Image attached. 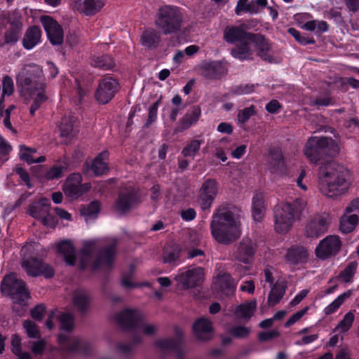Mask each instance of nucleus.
<instances>
[{
    "label": "nucleus",
    "mask_w": 359,
    "mask_h": 359,
    "mask_svg": "<svg viewBox=\"0 0 359 359\" xmlns=\"http://www.w3.org/2000/svg\"><path fill=\"white\" fill-rule=\"evenodd\" d=\"M318 180L320 192L330 198L346 194L351 185L349 170L335 161H327L320 166Z\"/></svg>",
    "instance_id": "1"
},
{
    "label": "nucleus",
    "mask_w": 359,
    "mask_h": 359,
    "mask_svg": "<svg viewBox=\"0 0 359 359\" xmlns=\"http://www.w3.org/2000/svg\"><path fill=\"white\" fill-rule=\"evenodd\" d=\"M236 208L229 204L219 205L210 222L211 233L219 243L229 245L241 235L240 224L236 218Z\"/></svg>",
    "instance_id": "2"
},
{
    "label": "nucleus",
    "mask_w": 359,
    "mask_h": 359,
    "mask_svg": "<svg viewBox=\"0 0 359 359\" xmlns=\"http://www.w3.org/2000/svg\"><path fill=\"white\" fill-rule=\"evenodd\" d=\"M116 243L114 241L109 246L103 248L99 255L94 259L93 254L97 250V241H91L86 242L81 250V261L79 267L84 269L91 266L93 269L100 268H110L114 261L116 252Z\"/></svg>",
    "instance_id": "3"
},
{
    "label": "nucleus",
    "mask_w": 359,
    "mask_h": 359,
    "mask_svg": "<svg viewBox=\"0 0 359 359\" xmlns=\"http://www.w3.org/2000/svg\"><path fill=\"white\" fill-rule=\"evenodd\" d=\"M16 83L21 95L25 100H32V103L29 107V114L32 116H34L36 111L48 99L46 92V81L30 80L28 77H26V75L20 76L18 74Z\"/></svg>",
    "instance_id": "4"
},
{
    "label": "nucleus",
    "mask_w": 359,
    "mask_h": 359,
    "mask_svg": "<svg viewBox=\"0 0 359 359\" xmlns=\"http://www.w3.org/2000/svg\"><path fill=\"white\" fill-rule=\"evenodd\" d=\"M339 152V147L331 137H311L306 142L304 154L313 164H318L327 156H334Z\"/></svg>",
    "instance_id": "5"
},
{
    "label": "nucleus",
    "mask_w": 359,
    "mask_h": 359,
    "mask_svg": "<svg viewBox=\"0 0 359 359\" xmlns=\"http://www.w3.org/2000/svg\"><path fill=\"white\" fill-rule=\"evenodd\" d=\"M155 25L165 35L179 32L183 23V14L174 6L165 5L158 8L155 18Z\"/></svg>",
    "instance_id": "6"
},
{
    "label": "nucleus",
    "mask_w": 359,
    "mask_h": 359,
    "mask_svg": "<svg viewBox=\"0 0 359 359\" xmlns=\"http://www.w3.org/2000/svg\"><path fill=\"white\" fill-rule=\"evenodd\" d=\"M118 324L128 330H141L146 335L155 334L157 327L155 325L144 323L142 313L136 309H126L116 316Z\"/></svg>",
    "instance_id": "7"
},
{
    "label": "nucleus",
    "mask_w": 359,
    "mask_h": 359,
    "mask_svg": "<svg viewBox=\"0 0 359 359\" xmlns=\"http://www.w3.org/2000/svg\"><path fill=\"white\" fill-rule=\"evenodd\" d=\"M32 245H26L21 250L22 256L21 266L31 276L36 277L43 276L46 278H51L54 275L53 269L41 259L32 257Z\"/></svg>",
    "instance_id": "8"
},
{
    "label": "nucleus",
    "mask_w": 359,
    "mask_h": 359,
    "mask_svg": "<svg viewBox=\"0 0 359 359\" xmlns=\"http://www.w3.org/2000/svg\"><path fill=\"white\" fill-rule=\"evenodd\" d=\"M1 291L4 294L8 295L14 303L25 304L29 297L25 283L17 278L15 273L6 275L1 281Z\"/></svg>",
    "instance_id": "9"
},
{
    "label": "nucleus",
    "mask_w": 359,
    "mask_h": 359,
    "mask_svg": "<svg viewBox=\"0 0 359 359\" xmlns=\"http://www.w3.org/2000/svg\"><path fill=\"white\" fill-rule=\"evenodd\" d=\"M296 215L289 203H282L274 208V229L278 233H286L292 228Z\"/></svg>",
    "instance_id": "10"
},
{
    "label": "nucleus",
    "mask_w": 359,
    "mask_h": 359,
    "mask_svg": "<svg viewBox=\"0 0 359 359\" xmlns=\"http://www.w3.org/2000/svg\"><path fill=\"white\" fill-rule=\"evenodd\" d=\"M330 222L331 218L325 212L314 215L307 222L304 234L307 238H318L328 231Z\"/></svg>",
    "instance_id": "11"
},
{
    "label": "nucleus",
    "mask_w": 359,
    "mask_h": 359,
    "mask_svg": "<svg viewBox=\"0 0 359 359\" xmlns=\"http://www.w3.org/2000/svg\"><path fill=\"white\" fill-rule=\"evenodd\" d=\"M57 339L62 348L69 353L88 354L93 348L90 341L77 336H71L69 333L60 334Z\"/></svg>",
    "instance_id": "12"
},
{
    "label": "nucleus",
    "mask_w": 359,
    "mask_h": 359,
    "mask_svg": "<svg viewBox=\"0 0 359 359\" xmlns=\"http://www.w3.org/2000/svg\"><path fill=\"white\" fill-rule=\"evenodd\" d=\"M50 207V201L43 198L29 206L28 213L32 217L40 220L43 225L54 227L56 222L55 217L49 213Z\"/></svg>",
    "instance_id": "13"
},
{
    "label": "nucleus",
    "mask_w": 359,
    "mask_h": 359,
    "mask_svg": "<svg viewBox=\"0 0 359 359\" xmlns=\"http://www.w3.org/2000/svg\"><path fill=\"white\" fill-rule=\"evenodd\" d=\"M256 250V243L250 238L245 237L235 246L230 256L233 260L248 264L252 262Z\"/></svg>",
    "instance_id": "14"
},
{
    "label": "nucleus",
    "mask_w": 359,
    "mask_h": 359,
    "mask_svg": "<svg viewBox=\"0 0 359 359\" xmlns=\"http://www.w3.org/2000/svg\"><path fill=\"white\" fill-rule=\"evenodd\" d=\"M218 193V184L212 179L206 180L201 185L198 203L202 210L209 209Z\"/></svg>",
    "instance_id": "15"
},
{
    "label": "nucleus",
    "mask_w": 359,
    "mask_h": 359,
    "mask_svg": "<svg viewBox=\"0 0 359 359\" xmlns=\"http://www.w3.org/2000/svg\"><path fill=\"white\" fill-rule=\"evenodd\" d=\"M118 90V83L111 77L102 79L97 88L95 97L100 104L108 103Z\"/></svg>",
    "instance_id": "16"
},
{
    "label": "nucleus",
    "mask_w": 359,
    "mask_h": 359,
    "mask_svg": "<svg viewBox=\"0 0 359 359\" xmlns=\"http://www.w3.org/2000/svg\"><path fill=\"white\" fill-rule=\"evenodd\" d=\"M341 241L339 236H327L323 239L316 248V256L325 259L332 256H335L340 250Z\"/></svg>",
    "instance_id": "17"
},
{
    "label": "nucleus",
    "mask_w": 359,
    "mask_h": 359,
    "mask_svg": "<svg viewBox=\"0 0 359 359\" xmlns=\"http://www.w3.org/2000/svg\"><path fill=\"white\" fill-rule=\"evenodd\" d=\"M140 203V197L133 189H127L118 194L115 203V209L121 214L130 212Z\"/></svg>",
    "instance_id": "18"
},
{
    "label": "nucleus",
    "mask_w": 359,
    "mask_h": 359,
    "mask_svg": "<svg viewBox=\"0 0 359 359\" xmlns=\"http://www.w3.org/2000/svg\"><path fill=\"white\" fill-rule=\"evenodd\" d=\"M203 278V271L201 267H196L192 269H181L176 276V280L182 285L184 290L192 288L199 285Z\"/></svg>",
    "instance_id": "19"
},
{
    "label": "nucleus",
    "mask_w": 359,
    "mask_h": 359,
    "mask_svg": "<svg viewBox=\"0 0 359 359\" xmlns=\"http://www.w3.org/2000/svg\"><path fill=\"white\" fill-rule=\"evenodd\" d=\"M41 22L53 45H60L63 43V29L56 20L52 17L43 15L41 17Z\"/></svg>",
    "instance_id": "20"
},
{
    "label": "nucleus",
    "mask_w": 359,
    "mask_h": 359,
    "mask_svg": "<svg viewBox=\"0 0 359 359\" xmlns=\"http://www.w3.org/2000/svg\"><path fill=\"white\" fill-rule=\"evenodd\" d=\"M249 41L254 44L257 55L263 60L269 62L273 61V57L270 55L271 44L264 35L252 33Z\"/></svg>",
    "instance_id": "21"
},
{
    "label": "nucleus",
    "mask_w": 359,
    "mask_h": 359,
    "mask_svg": "<svg viewBox=\"0 0 359 359\" xmlns=\"http://www.w3.org/2000/svg\"><path fill=\"white\" fill-rule=\"evenodd\" d=\"M57 318L60 323V329L67 332H69L74 326V316L67 312H59L57 311H52L46 321V325L48 329L53 327V320Z\"/></svg>",
    "instance_id": "22"
},
{
    "label": "nucleus",
    "mask_w": 359,
    "mask_h": 359,
    "mask_svg": "<svg viewBox=\"0 0 359 359\" xmlns=\"http://www.w3.org/2000/svg\"><path fill=\"white\" fill-rule=\"evenodd\" d=\"M81 181L82 177L79 173L72 174L64 184L63 191L65 194L71 198L81 196L83 193Z\"/></svg>",
    "instance_id": "23"
},
{
    "label": "nucleus",
    "mask_w": 359,
    "mask_h": 359,
    "mask_svg": "<svg viewBox=\"0 0 359 359\" xmlns=\"http://www.w3.org/2000/svg\"><path fill=\"white\" fill-rule=\"evenodd\" d=\"M175 333L177 335L176 339H158L155 342L156 346L163 351H172L177 353L178 355H180L182 344V332L179 328H176Z\"/></svg>",
    "instance_id": "24"
},
{
    "label": "nucleus",
    "mask_w": 359,
    "mask_h": 359,
    "mask_svg": "<svg viewBox=\"0 0 359 359\" xmlns=\"http://www.w3.org/2000/svg\"><path fill=\"white\" fill-rule=\"evenodd\" d=\"M193 330L196 339L201 341H208L212 337V323L205 318H200L194 323Z\"/></svg>",
    "instance_id": "25"
},
{
    "label": "nucleus",
    "mask_w": 359,
    "mask_h": 359,
    "mask_svg": "<svg viewBox=\"0 0 359 359\" xmlns=\"http://www.w3.org/2000/svg\"><path fill=\"white\" fill-rule=\"evenodd\" d=\"M9 28L5 32L4 36V42L0 44V48L5 45L13 46L19 40L22 31V24L19 20H8Z\"/></svg>",
    "instance_id": "26"
},
{
    "label": "nucleus",
    "mask_w": 359,
    "mask_h": 359,
    "mask_svg": "<svg viewBox=\"0 0 359 359\" xmlns=\"http://www.w3.org/2000/svg\"><path fill=\"white\" fill-rule=\"evenodd\" d=\"M104 0H75V7L85 15H93L101 11Z\"/></svg>",
    "instance_id": "27"
},
{
    "label": "nucleus",
    "mask_w": 359,
    "mask_h": 359,
    "mask_svg": "<svg viewBox=\"0 0 359 359\" xmlns=\"http://www.w3.org/2000/svg\"><path fill=\"white\" fill-rule=\"evenodd\" d=\"M251 34V32H245L241 27L233 26L226 28L224 38L228 43H238L242 41H249Z\"/></svg>",
    "instance_id": "28"
},
{
    "label": "nucleus",
    "mask_w": 359,
    "mask_h": 359,
    "mask_svg": "<svg viewBox=\"0 0 359 359\" xmlns=\"http://www.w3.org/2000/svg\"><path fill=\"white\" fill-rule=\"evenodd\" d=\"M41 29L39 27L34 25L28 27L22 40V46L26 50L34 48L41 42Z\"/></svg>",
    "instance_id": "29"
},
{
    "label": "nucleus",
    "mask_w": 359,
    "mask_h": 359,
    "mask_svg": "<svg viewBox=\"0 0 359 359\" xmlns=\"http://www.w3.org/2000/svg\"><path fill=\"white\" fill-rule=\"evenodd\" d=\"M201 114V108L198 106L192 107L187 111L184 116L180 118L175 130L177 132H182L188 129L198 121Z\"/></svg>",
    "instance_id": "30"
},
{
    "label": "nucleus",
    "mask_w": 359,
    "mask_h": 359,
    "mask_svg": "<svg viewBox=\"0 0 359 359\" xmlns=\"http://www.w3.org/2000/svg\"><path fill=\"white\" fill-rule=\"evenodd\" d=\"M268 162L272 172L282 173L285 171V162L282 152L278 149H270Z\"/></svg>",
    "instance_id": "31"
},
{
    "label": "nucleus",
    "mask_w": 359,
    "mask_h": 359,
    "mask_svg": "<svg viewBox=\"0 0 359 359\" xmlns=\"http://www.w3.org/2000/svg\"><path fill=\"white\" fill-rule=\"evenodd\" d=\"M72 302L78 311L85 314L90 306V296L87 291L79 289L74 292Z\"/></svg>",
    "instance_id": "32"
},
{
    "label": "nucleus",
    "mask_w": 359,
    "mask_h": 359,
    "mask_svg": "<svg viewBox=\"0 0 359 359\" xmlns=\"http://www.w3.org/2000/svg\"><path fill=\"white\" fill-rule=\"evenodd\" d=\"M182 248L180 245L174 243L166 245L163 249V262L173 266L178 265L180 263V255Z\"/></svg>",
    "instance_id": "33"
},
{
    "label": "nucleus",
    "mask_w": 359,
    "mask_h": 359,
    "mask_svg": "<svg viewBox=\"0 0 359 359\" xmlns=\"http://www.w3.org/2000/svg\"><path fill=\"white\" fill-rule=\"evenodd\" d=\"M161 41V34L154 28L146 29L141 35V44L148 49L156 48Z\"/></svg>",
    "instance_id": "34"
},
{
    "label": "nucleus",
    "mask_w": 359,
    "mask_h": 359,
    "mask_svg": "<svg viewBox=\"0 0 359 359\" xmlns=\"http://www.w3.org/2000/svg\"><path fill=\"white\" fill-rule=\"evenodd\" d=\"M256 308L257 302L255 300L241 304L234 311L235 317L239 320L248 321L254 315Z\"/></svg>",
    "instance_id": "35"
},
{
    "label": "nucleus",
    "mask_w": 359,
    "mask_h": 359,
    "mask_svg": "<svg viewBox=\"0 0 359 359\" xmlns=\"http://www.w3.org/2000/svg\"><path fill=\"white\" fill-rule=\"evenodd\" d=\"M18 74L20 76H25L26 74V77H28L30 80L46 81L42 67L35 63L24 65Z\"/></svg>",
    "instance_id": "36"
},
{
    "label": "nucleus",
    "mask_w": 359,
    "mask_h": 359,
    "mask_svg": "<svg viewBox=\"0 0 359 359\" xmlns=\"http://www.w3.org/2000/svg\"><path fill=\"white\" fill-rule=\"evenodd\" d=\"M215 284L218 289L226 294H233L236 283L231 276L228 273H220L217 275Z\"/></svg>",
    "instance_id": "37"
},
{
    "label": "nucleus",
    "mask_w": 359,
    "mask_h": 359,
    "mask_svg": "<svg viewBox=\"0 0 359 359\" xmlns=\"http://www.w3.org/2000/svg\"><path fill=\"white\" fill-rule=\"evenodd\" d=\"M250 41L240 42L231 49V55L240 60H248L252 59L253 50L250 47Z\"/></svg>",
    "instance_id": "38"
},
{
    "label": "nucleus",
    "mask_w": 359,
    "mask_h": 359,
    "mask_svg": "<svg viewBox=\"0 0 359 359\" xmlns=\"http://www.w3.org/2000/svg\"><path fill=\"white\" fill-rule=\"evenodd\" d=\"M201 74L206 79H217L224 74V68L219 62H212L202 67Z\"/></svg>",
    "instance_id": "39"
},
{
    "label": "nucleus",
    "mask_w": 359,
    "mask_h": 359,
    "mask_svg": "<svg viewBox=\"0 0 359 359\" xmlns=\"http://www.w3.org/2000/svg\"><path fill=\"white\" fill-rule=\"evenodd\" d=\"M69 165L68 159L66 157H63L46 172L45 175L46 178L48 180H53L61 177L62 172L67 171Z\"/></svg>",
    "instance_id": "40"
},
{
    "label": "nucleus",
    "mask_w": 359,
    "mask_h": 359,
    "mask_svg": "<svg viewBox=\"0 0 359 359\" xmlns=\"http://www.w3.org/2000/svg\"><path fill=\"white\" fill-rule=\"evenodd\" d=\"M57 249L67 264L74 265L76 262L75 249L69 241L61 242L59 243Z\"/></svg>",
    "instance_id": "41"
},
{
    "label": "nucleus",
    "mask_w": 359,
    "mask_h": 359,
    "mask_svg": "<svg viewBox=\"0 0 359 359\" xmlns=\"http://www.w3.org/2000/svg\"><path fill=\"white\" fill-rule=\"evenodd\" d=\"M285 289L286 286L283 283L277 282L273 285L267 300L269 306H273L280 301L285 293Z\"/></svg>",
    "instance_id": "42"
},
{
    "label": "nucleus",
    "mask_w": 359,
    "mask_h": 359,
    "mask_svg": "<svg viewBox=\"0 0 359 359\" xmlns=\"http://www.w3.org/2000/svg\"><path fill=\"white\" fill-rule=\"evenodd\" d=\"M252 216L255 221H260L265 212L264 201L263 195L256 193L252 198Z\"/></svg>",
    "instance_id": "43"
},
{
    "label": "nucleus",
    "mask_w": 359,
    "mask_h": 359,
    "mask_svg": "<svg viewBox=\"0 0 359 359\" xmlns=\"http://www.w3.org/2000/svg\"><path fill=\"white\" fill-rule=\"evenodd\" d=\"M308 257V251L304 247H293L290 248L287 255V260L292 264L304 262Z\"/></svg>",
    "instance_id": "44"
},
{
    "label": "nucleus",
    "mask_w": 359,
    "mask_h": 359,
    "mask_svg": "<svg viewBox=\"0 0 359 359\" xmlns=\"http://www.w3.org/2000/svg\"><path fill=\"white\" fill-rule=\"evenodd\" d=\"M75 118L74 116H67L62 118L60 130L63 137H72L76 134Z\"/></svg>",
    "instance_id": "45"
},
{
    "label": "nucleus",
    "mask_w": 359,
    "mask_h": 359,
    "mask_svg": "<svg viewBox=\"0 0 359 359\" xmlns=\"http://www.w3.org/2000/svg\"><path fill=\"white\" fill-rule=\"evenodd\" d=\"M358 220L359 217L357 215L344 212L340 219V230L344 233L351 232L355 228Z\"/></svg>",
    "instance_id": "46"
},
{
    "label": "nucleus",
    "mask_w": 359,
    "mask_h": 359,
    "mask_svg": "<svg viewBox=\"0 0 359 359\" xmlns=\"http://www.w3.org/2000/svg\"><path fill=\"white\" fill-rule=\"evenodd\" d=\"M107 156V152H102L94 159L91 169L95 175H103L108 170V164L106 161Z\"/></svg>",
    "instance_id": "47"
},
{
    "label": "nucleus",
    "mask_w": 359,
    "mask_h": 359,
    "mask_svg": "<svg viewBox=\"0 0 359 359\" xmlns=\"http://www.w3.org/2000/svg\"><path fill=\"white\" fill-rule=\"evenodd\" d=\"M91 65L102 70H109L114 67V62L110 56L103 55L102 56L93 57Z\"/></svg>",
    "instance_id": "48"
},
{
    "label": "nucleus",
    "mask_w": 359,
    "mask_h": 359,
    "mask_svg": "<svg viewBox=\"0 0 359 359\" xmlns=\"http://www.w3.org/2000/svg\"><path fill=\"white\" fill-rule=\"evenodd\" d=\"M351 294L352 292L351 290H347L346 292L340 294L331 304H330L327 307L325 308V314L330 315L334 313L340 307V306L344 304L345 300L351 297Z\"/></svg>",
    "instance_id": "49"
},
{
    "label": "nucleus",
    "mask_w": 359,
    "mask_h": 359,
    "mask_svg": "<svg viewBox=\"0 0 359 359\" xmlns=\"http://www.w3.org/2000/svg\"><path fill=\"white\" fill-rule=\"evenodd\" d=\"M355 316L353 312L349 311L346 313L341 320L337 324V325L334 328L335 332H339L341 333H345L348 332L354 321Z\"/></svg>",
    "instance_id": "50"
},
{
    "label": "nucleus",
    "mask_w": 359,
    "mask_h": 359,
    "mask_svg": "<svg viewBox=\"0 0 359 359\" xmlns=\"http://www.w3.org/2000/svg\"><path fill=\"white\" fill-rule=\"evenodd\" d=\"M99 211L100 204L97 201H93L87 206H83L81 208V214L85 217L87 222L89 219L96 217Z\"/></svg>",
    "instance_id": "51"
},
{
    "label": "nucleus",
    "mask_w": 359,
    "mask_h": 359,
    "mask_svg": "<svg viewBox=\"0 0 359 359\" xmlns=\"http://www.w3.org/2000/svg\"><path fill=\"white\" fill-rule=\"evenodd\" d=\"M358 264L356 261L351 262L345 267V269L341 271L339 275V278L342 280L344 283H350L355 273Z\"/></svg>",
    "instance_id": "52"
},
{
    "label": "nucleus",
    "mask_w": 359,
    "mask_h": 359,
    "mask_svg": "<svg viewBox=\"0 0 359 359\" xmlns=\"http://www.w3.org/2000/svg\"><path fill=\"white\" fill-rule=\"evenodd\" d=\"M202 140H192L183 148L182 154L184 157H194L199 151Z\"/></svg>",
    "instance_id": "53"
},
{
    "label": "nucleus",
    "mask_w": 359,
    "mask_h": 359,
    "mask_svg": "<svg viewBox=\"0 0 359 359\" xmlns=\"http://www.w3.org/2000/svg\"><path fill=\"white\" fill-rule=\"evenodd\" d=\"M21 339L17 335H13L11 339L12 351L19 359H31L28 352H24L20 348Z\"/></svg>",
    "instance_id": "54"
},
{
    "label": "nucleus",
    "mask_w": 359,
    "mask_h": 359,
    "mask_svg": "<svg viewBox=\"0 0 359 359\" xmlns=\"http://www.w3.org/2000/svg\"><path fill=\"white\" fill-rule=\"evenodd\" d=\"M257 113L256 107L254 105H251L249 107H246L241 109L238 113V121L239 123H245L247 122L252 116Z\"/></svg>",
    "instance_id": "55"
},
{
    "label": "nucleus",
    "mask_w": 359,
    "mask_h": 359,
    "mask_svg": "<svg viewBox=\"0 0 359 359\" xmlns=\"http://www.w3.org/2000/svg\"><path fill=\"white\" fill-rule=\"evenodd\" d=\"M23 327L28 337L34 339H39L41 337L40 331L36 325L31 320H25Z\"/></svg>",
    "instance_id": "56"
},
{
    "label": "nucleus",
    "mask_w": 359,
    "mask_h": 359,
    "mask_svg": "<svg viewBox=\"0 0 359 359\" xmlns=\"http://www.w3.org/2000/svg\"><path fill=\"white\" fill-rule=\"evenodd\" d=\"M287 32L292 35L297 41L302 45L307 44H313L315 43V40L313 38H308L304 36H302L300 32L297 30L295 28L291 27L287 29Z\"/></svg>",
    "instance_id": "57"
},
{
    "label": "nucleus",
    "mask_w": 359,
    "mask_h": 359,
    "mask_svg": "<svg viewBox=\"0 0 359 359\" xmlns=\"http://www.w3.org/2000/svg\"><path fill=\"white\" fill-rule=\"evenodd\" d=\"M255 88L254 84H241L233 88L231 93L236 95L249 94L254 92Z\"/></svg>",
    "instance_id": "58"
},
{
    "label": "nucleus",
    "mask_w": 359,
    "mask_h": 359,
    "mask_svg": "<svg viewBox=\"0 0 359 359\" xmlns=\"http://www.w3.org/2000/svg\"><path fill=\"white\" fill-rule=\"evenodd\" d=\"M162 97H160L150 107L149 109L148 118L147 120L146 126H149L154 121H155L157 116V111L158 106L161 103Z\"/></svg>",
    "instance_id": "59"
},
{
    "label": "nucleus",
    "mask_w": 359,
    "mask_h": 359,
    "mask_svg": "<svg viewBox=\"0 0 359 359\" xmlns=\"http://www.w3.org/2000/svg\"><path fill=\"white\" fill-rule=\"evenodd\" d=\"M3 94L4 95H11L14 91V83L12 78L9 76H5L2 81Z\"/></svg>",
    "instance_id": "60"
},
{
    "label": "nucleus",
    "mask_w": 359,
    "mask_h": 359,
    "mask_svg": "<svg viewBox=\"0 0 359 359\" xmlns=\"http://www.w3.org/2000/svg\"><path fill=\"white\" fill-rule=\"evenodd\" d=\"M250 332V329L249 327L239 325L234 326L231 329L230 333L233 336L237 338H245L247 337Z\"/></svg>",
    "instance_id": "61"
},
{
    "label": "nucleus",
    "mask_w": 359,
    "mask_h": 359,
    "mask_svg": "<svg viewBox=\"0 0 359 359\" xmlns=\"http://www.w3.org/2000/svg\"><path fill=\"white\" fill-rule=\"evenodd\" d=\"M19 156L21 160L26 161L28 164H32L34 163H42L46 160L45 156H40L37 158H34L32 157V154L21 150H20Z\"/></svg>",
    "instance_id": "62"
},
{
    "label": "nucleus",
    "mask_w": 359,
    "mask_h": 359,
    "mask_svg": "<svg viewBox=\"0 0 359 359\" xmlns=\"http://www.w3.org/2000/svg\"><path fill=\"white\" fill-rule=\"evenodd\" d=\"M142 341V337L139 335H135L133 338L132 343L130 344H120L118 346V349L120 352L122 353H129L133 348L135 346V345L140 343Z\"/></svg>",
    "instance_id": "63"
},
{
    "label": "nucleus",
    "mask_w": 359,
    "mask_h": 359,
    "mask_svg": "<svg viewBox=\"0 0 359 359\" xmlns=\"http://www.w3.org/2000/svg\"><path fill=\"white\" fill-rule=\"evenodd\" d=\"M345 212L357 215L359 217V197L351 201L345 209Z\"/></svg>",
    "instance_id": "64"
}]
</instances>
